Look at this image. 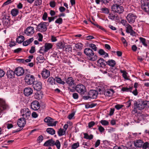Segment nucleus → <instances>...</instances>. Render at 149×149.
<instances>
[{"mask_svg": "<svg viewBox=\"0 0 149 149\" xmlns=\"http://www.w3.org/2000/svg\"><path fill=\"white\" fill-rule=\"evenodd\" d=\"M15 73V71L12 70H8L7 71L6 75L7 77L9 78H13L14 77Z\"/></svg>", "mask_w": 149, "mask_h": 149, "instance_id": "nucleus-29", "label": "nucleus"}, {"mask_svg": "<svg viewBox=\"0 0 149 149\" xmlns=\"http://www.w3.org/2000/svg\"><path fill=\"white\" fill-rule=\"evenodd\" d=\"M134 102L137 103L136 105L139 110H141L143 109L145 107V105L147 104H146L144 103L143 102H140L136 101H134Z\"/></svg>", "mask_w": 149, "mask_h": 149, "instance_id": "nucleus-23", "label": "nucleus"}, {"mask_svg": "<svg viewBox=\"0 0 149 149\" xmlns=\"http://www.w3.org/2000/svg\"><path fill=\"white\" fill-rule=\"evenodd\" d=\"M84 53L86 55L87 58L90 61H95L97 59V57L93 50L90 48H86L84 50Z\"/></svg>", "mask_w": 149, "mask_h": 149, "instance_id": "nucleus-1", "label": "nucleus"}, {"mask_svg": "<svg viewBox=\"0 0 149 149\" xmlns=\"http://www.w3.org/2000/svg\"><path fill=\"white\" fill-rule=\"evenodd\" d=\"M136 102H135L134 101V107L132 111V113L133 114H134L137 112V109H138V108H137L138 107L136 105Z\"/></svg>", "mask_w": 149, "mask_h": 149, "instance_id": "nucleus-40", "label": "nucleus"}, {"mask_svg": "<svg viewBox=\"0 0 149 149\" xmlns=\"http://www.w3.org/2000/svg\"><path fill=\"white\" fill-rule=\"evenodd\" d=\"M143 142L140 139L136 140L134 142V146L136 148H141Z\"/></svg>", "mask_w": 149, "mask_h": 149, "instance_id": "nucleus-27", "label": "nucleus"}, {"mask_svg": "<svg viewBox=\"0 0 149 149\" xmlns=\"http://www.w3.org/2000/svg\"><path fill=\"white\" fill-rule=\"evenodd\" d=\"M109 15L108 16L109 18L112 20H115L118 19V15H114L112 13H110Z\"/></svg>", "mask_w": 149, "mask_h": 149, "instance_id": "nucleus-33", "label": "nucleus"}, {"mask_svg": "<svg viewBox=\"0 0 149 149\" xmlns=\"http://www.w3.org/2000/svg\"><path fill=\"white\" fill-rule=\"evenodd\" d=\"M47 14L46 12H45L43 14L42 17V19L44 21L47 20Z\"/></svg>", "mask_w": 149, "mask_h": 149, "instance_id": "nucleus-63", "label": "nucleus"}, {"mask_svg": "<svg viewBox=\"0 0 149 149\" xmlns=\"http://www.w3.org/2000/svg\"><path fill=\"white\" fill-rule=\"evenodd\" d=\"M22 116L23 117H25L26 120H31V111L28 108H24L20 111Z\"/></svg>", "mask_w": 149, "mask_h": 149, "instance_id": "nucleus-4", "label": "nucleus"}, {"mask_svg": "<svg viewBox=\"0 0 149 149\" xmlns=\"http://www.w3.org/2000/svg\"><path fill=\"white\" fill-rule=\"evenodd\" d=\"M26 120L24 117L18 119L17 124L19 127H23L25 126L26 124Z\"/></svg>", "mask_w": 149, "mask_h": 149, "instance_id": "nucleus-19", "label": "nucleus"}, {"mask_svg": "<svg viewBox=\"0 0 149 149\" xmlns=\"http://www.w3.org/2000/svg\"><path fill=\"white\" fill-rule=\"evenodd\" d=\"M100 10L102 11V13L106 14H108L109 13V10L106 7L102 8Z\"/></svg>", "mask_w": 149, "mask_h": 149, "instance_id": "nucleus-48", "label": "nucleus"}, {"mask_svg": "<svg viewBox=\"0 0 149 149\" xmlns=\"http://www.w3.org/2000/svg\"><path fill=\"white\" fill-rule=\"evenodd\" d=\"M19 13V10L17 8H14L11 10L10 13L13 16L15 17L18 15Z\"/></svg>", "mask_w": 149, "mask_h": 149, "instance_id": "nucleus-35", "label": "nucleus"}, {"mask_svg": "<svg viewBox=\"0 0 149 149\" xmlns=\"http://www.w3.org/2000/svg\"><path fill=\"white\" fill-rule=\"evenodd\" d=\"M24 37L21 35L18 36L16 39V42L18 43L21 44L22 43L24 40Z\"/></svg>", "mask_w": 149, "mask_h": 149, "instance_id": "nucleus-32", "label": "nucleus"}, {"mask_svg": "<svg viewBox=\"0 0 149 149\" xmlns=\"http://www.w3.org/2000/svg\"><path fill=\"white\" fill-rule=\"evenodd\" d=\"M49 23L48 22H41L37 26L38 31L41 32L46 31L47 30V26H48Z\"/></svg>", "mask_w": 149, "mask_h": 149, "instance_id": "nucleus-8", "label": "nucleus"}, {"mask_svg": "<svg viewBox=\"0 0 149 149\" xmlns=\"http://www.w3.org/2000/svg\"><path fill=\"white\" fill-rule=\"evenodd\" d=\"M112 10L119 14L122 13L124 11L123 7L118 4H114L111 7Z\"/></svg>", "mask_w": 149, "mask_h": 149, "instance_id": "nucleus-6", "label": "nucleus"}, {"mask_svg": "<svg viewBox=\"0 0 149 149\" xmlns=\"http://www.w3.org/2000/svg\"><path fill=\"white\" fill-rule=\"evenodd\" d=\"M47 52L46 51H45V48L44 47H41L40 48V49L39 50V52L41 54H44L45 53Z\"/></svg>", "mask_w": 149, "mask_h": 149, "instance_id": "nucleus-52", "label": "nucleus"}, {"mask_svg": "<svg viewBox=\"0 0 149 149\" xmlns=\"http://www.w3.org/2000/svg\"><path fill=\"white\" fill-rule=\"evenodd\" d=\"M42 84L40 81H35L33 84L34 89L38 91H40L42 88Z\"/></svg>", "mask_w": 149, "mask_h": 149, "instance_id": "nucleus-18", "label": "nucleus"}, {"mask_svg": "<svg viewBox=\"0 0 149 149\" xmlns=\"http://www.w3.org/2000/svg\"><path fill=\"white\" fill-rule=\"evenodd\" d=\"M123 107V105L121 104H118L115 106V108L117 110H119Z\"/></svg>", "mask_w": 149, "mask_h": 149, "instance_id": "nucleus-64", "label": "nucleus"}, {"mask_svg": "<svg viewBox=\"0 0 149 149\" xmlns=\"http://www.w3.org/2000/svg\"><path fill=\"white\" fill-rule=\"evenodd\" d=\"M55 145L57 148L58 149H59L61 147V143L58 140H56V142L54 141V143L53 144V146Z\"/></svg>", "mask_w": 149, "mask_h": 149, "instance_id": "nucleus-47", "label": "nucleus"}, {"mask_svg": "<svg viewBox=\"0 0 149 149\" xmlns=\"http://www.w3.org/2000/svg\"><path fill=\"white\" fill-rule=\"evenodd\" d=\"M57 133L59 136H61L64 135L65 133V131L63 129L60 128L58 129Z\"/></svg>", "mask_w": 149, "mask_h": 149, "instance_id": "nucleus-41", "label": "nucleus"}, {"mask_svg": "<svg viewBox=\"0 0 149 149\" xmlns=\"http://www.w3.org/2000/svg\"><path fill=\"white\" fill-rule=\"evenodd\" d=\"M83 45L81 43H78L75 44V47L78 50L80 51L82 49Z\"/></svg>", "mask_w": 149, "mask_h": 149, "instance_id": "nucleus-46", "label": "nucleus"}, {"mask_svg": "<svg viewBox=\"0 0 149 149\" xmlns=\"http://www.w3.org/2000/svg\"><path fill=\"white\" fill-rule=\"evenodd\" d=\"M35 98L36 99L39 100L42 98V94L40 91H38L35 93L34 95Z\"/></svg>", "mask_w": 149, "mask_h": 149, "instance_id": "nucleus-31", "label": "nucleus"}, {"mask_svg": "<svg viewBox=\"0 0 149 149\" xmlns=\"http://www.w3.org/2000/svg\"><path fill=\"white\" fill-rule=\"evenodd\" d=\"M46 131L48 133L51 135H53L55 134V130L52 128H47Z\"/></svg>", "mask_w": 149, "mask_h": 149, "instance_id": "nucleus-37", "label": "nucleus"}, {"mask_svg": "<svg viewBox=\"0 0 149 149\" xmlns=\"http://www.w3.org/2000/svg\"><path fill=\"white\" fill-rule=\"evenodd\" d=\"M41 75L43 79H46L49 77L50 72L49 70L44 68L41 72Z\"/></svg>", "mask_w": 149, "mask_h": 149, "instance_id": "nucleus-15", "label": "nucleus"}, {"mask_svg": "<svg viewBox=\"0 0 149 149\" xmlns=\"http://www.w3.org/2000/svg\"><path fill=\"white\" fill-rule=\"evenodd\" d=\"M79 146V142L74 143L72 146V149H76Z\"/></svg>", "mask_w": 149, "mask_h": 149, "instance_id": "nucleus-53", "label": "nucleus"}, {"mask_svg": "<svg viewBox=\"0 0 149 149\" xmlns=\"http://www.w3.org/2000/svg\"><path fill=\"white\" fill-rule=\"evenodd\" d=\"M116 61L113 59H109L108 61H107V65L111 68L110 70L113 73H115L116 70H117L116 68H115L114 66L116 64Z\"/></svg>", "mask_w": 149, "mask_h": 149, "instance_id": "nucleus-11", "label": "nucleus"}, {"mask_svg": "<svg viewBox=\"0 0 149 149\" xmlns=\"http://www.w3.org/2000/svg\"><path fill=\"white\" fill-rule=\"evenodd\" d=\"M100 123L101 124L104 126H107L109 125V122L108 121L105 120H102L100 121Z\"/></svg>", "mask_w": 149, "mask_h": 149, "instance_id": "nucleus-51", "label": "nucleus"}, {"mask_svg": "<svg viewBox=\"0 0 149 149\" xmlns=\"http://www.w3.org/2000/svg\"><path fill=\"white\" fill-rule=\"evenodd\" d=\"M114 93V91L113 89H109L104 91V94L106 96L109 97L112 96Z\"/></svg>", "mask_w": 149, "mask_h": 149, "instance_id": "nucleus-24", "label": "nucleus"}, {"mask_svg": "<svg viewBox=\"0 0 149 149\" xmlns=\"http://www.w3.org/2000/svg\"><path fill=\"white\" fill-rule=\"evenodd\" d=\"M141 9L149 14V0H141Z\"/></svg>", "mask_w": 149, "mask_h": 149, "instance_id": "nucleus-7", "label": "nucleus"}, {"mask_svg": "<svg viewBox=\"0 0 149 149\" xmlns=\"http://www.w3.org/2000/svg\"><path fill=\"white\" fill-rule=\"evenodd\" d=\"M84 139H89V140L92 139L93 137V134H91L90 135H89L87 133H84Z\"/></svg>", "mask_w": 149, "mask_h": 149, "instance_id": "nucleus-39", "label": "nucleus"}, {"mask_svg": "<svg viewBox=\"0 0 149 149\" xmlns=\"http://www.w3.org/2000/svg\"><path fill=\"white\" fill-rule=\"evenodd\" d=\"M24 93L25 96H29L33 93V90L30 88H26L24 90Z\"/></svg>", "mask_w": 149, "mask_h": 149, "instance_id": "nucleus-22", "label": "nucleus"}, {"mask_svg": "<svg viewBox=\"0 0 149 149\" xmlns=\"http://www.w3.org/2000/svg\"><path fill=\"white\" fill-rule=\"evenodd\" d=\"M55 23L59 24H61L63 23V19L61 18H59L57 19L55 21Z\"/></svg>", "mask_w": 149, "mask_h": 149, "instance_id": "nucleus-54", "label": "nucleus"}, {"mask_svg": "<svg viewBox=\"0 0 149 149\" xmlns=\"http://www.w3.org/2000/svg\"><path fill=\"white\" fill-rule=\"evenodd\" d=\"M1 20L4 26L7 27L12 25L13 23V22L11 20L10 16L8 15H4Z\"/></svg>", "mask_w": 149, "mask_h": 149, "instance_id": "nucleus-3", "label": "nucleus"}, {"mask_svg": "<svg viewBox=\"0 0 149 149\" xmlns=\"http://www.w3.org/2000/svg\"><path fill=\"white\" fill-rule=\"evenodd\" d=\"M24 32L28 36H31L34 32V28L33 27L29 26L25 30Z\"/></svg>", "mask_w": 149, "mask_h": 149, "instance_id": "nucleus-17", "label": "nucleus"}, {"mask_svg": "<svg viewBox=\"0 0 149 149\" xmlns=\"http://www.w3.org/2000/svg\"><path fill=\"white\" fill-rule=\"evenodd\" d=\"M35 5L36 6H38L40 5L42 3V0H36L35 1Z\"/></svg>", "mask_w": 149, "mask_h": 149, "instance_id": "nucleus-60", "label": "nucleus"}, {"mask_svg": "<svg viewBox=\"0 0 149 149\" xmlns=\"http://www.w3.org/2000/svg\"><path fill=\"white\" fill-rule=\"evenodd\" d=\"M107 61L102 58H100L97 61V63L98 66L104 68L107 64Z\"/></svg>", "mask_w": 149, "mask_h": 149, "instance_id": "nucleus-20", "label": "nucleus"}, {"mask_svg": "<svg viewBox=\"0 0 149 149\" xmlns=\"http://www.w3.org/2000/svg\"><path fill=\"white\" fill-rule=\"evenodd\" d=\"M7 105L5 103V102L2 99L0 98V112L6 109Z\"/></svg>", "mask_w": 149, "mask_h": 149, "instance_id": "nucleus-21", "label": "nucleus"}, {"mask_svg": "<svg viewBox=\"0 0 149 149\" xmlns=\"http://www.w3.org/2000/svg\"><path fill=\"white\" fill-rule=\"evenodd\" d=\"M44 54H42V55H39L36 58L37 61V63H43L44 61L45 60V59L44 57Z\"/></svg>", "mask_w": 149, "mask_h": 149, "instance_id": "nucleus-26", "label": "nucleus"}, {"mask_svg": "<svg viewBox=\"0 0 149 149\" xmlns=\"http://www.w3.org/2000/svg\"><path fill=\"white\" fill-rule=\"evenodd\" d=\"M133 89V87H130L129 88L127 87H124L122 88L121 90L123 91L124 92H132V90Z\"/></svg>", "mask_w": 149, "mask_h": 149, "instance_id": "nucleus-43", "label": "nucleus"}, {"mask_svg": "<svg viewBox=\"0 0 149 149\" xmlns=\"http://www.w3.org/2000/svg\"><path fill=\"white\" fill-rule=\"evenodd\" d=\"M113 149H128V148L126 146H123L121 148L118 146H115L113 147Z\"/></svg>", "mask_w": 149, "mask_h": 149, "instance_id": "nucleus-61", "label": "nucleus"}, {"mask_svg": "<svg viewBox=\"0 0 149 149\" xmlns=\"http://www.w3.org/2000/svg\"><path fill=\"white\" fill-rule=\"evenodd\" d=\"M141 147L143 149H146L147 148L149 149V143L148 142H146L144 143H143Z\"/></svg>", "mask_w": 149, "mask_h": 149, "instance_id": "nucleus-49", "label": "nucleus"}, {"mask_svg": "<svg viewBox=\"0 0 149 149\" xmlns=\"http://www.w3.org/2000/svg\"><path fill=\"white\" fill-rule=\"evenodd\" d=\"M14 71L15 74L18 76H22L24 73V70L21 67H18L16 68Z\"/></svg>", "mask_w": 149, "mask_h": 149, "instance_id": "nucleus-16", "label": "nucleus"}, {"mask_svg": "<svg viewBox=\"0 0 149 149\" xmlns=\"http://www.w3.org/2000/svg\"><path fill=\"white\" fill-rule=\"evenodd\" d=\"M43 137L42 135L40 136L37 139V141H38V143H40L42 142L43 140Z\"/></svg>", "mask_w": 149, "mask_h": 149, "instance_id": "nucleus-62", "label": "nucleus"}, {"mask_svg": "<svg viewBox=\"0 0 149 149\" xmlns=\"http://www.w3.org/2000/svg\"><path fill=\"white\" fill-rule=\"evenodd\" d=\"M44 47L45 51L48 52L49 49H52L53 47L52 44L49 43H46L45 44Z\"/></svg>", "mask_w": 149, "mask_h": 149, "instance_id": "nucleus-30", "label": "nucleus"}, {"mask_svg": "<svg viewBox=\"0 0 149 149\" xmlns=\"http://www.w3.org/2000/svg\"><path fill=\"white\" fill-rule=\"evenodd\" d=\"M98 93L97 91L92 90L88 92L86 91V95L83 96V99L84 100H87L89 98L96 99Z\"/></svg>", "mask_w": 149, "mask_h": 149, "instance_id": "nucleus-2", "label": "nucleus"}, {"mask_svg": "<svg viewBox=\"0 0 149 149\" xmlns=\"http://www.w3.org/2000/svg\"><path fill=\"white\" fill-rule=\"evenodd\" d=\"M121 40L125 46H127V42L124 37H121Z\"/></svg>", "mask_w": 149, "mask_h": 149, "instance_id": "nucleus-56", "label": "nucleus"}, {"mask_svg": "<svg viewBox=\"0 0 149 149\" xmlns=\"http://www.w3.org/2000/svg\"><path fill=\"white\" fill-rule=\"evenodd\" d=\"M26 83L29 85H31L33 84L35 81L34 76L30 74H26L24 78Z\"/></svg>", "mask_w": 149, "mask_h": 149, "instance_id": "nucleus-9", "label": "nucleus"}, {"mask_svg": "<svg viewBox=\"0 0 149 149\" xmlns=\"http://www.w3.org/2000/svg\"><path fill=\"white\" fill-rule=\"evenodd\" d=\"M136 17V16L134 14L129 13L127 16L126 18L128 22L131 24L134 23Z\"/></svg>", "mask_w": 149, "mask_h": 149, "instance_id": "nucleus-12", "label": "nucleus"}, {"mask_svg": "<svg viewBox=\"0 0 149 149\" xmlns=\"http://www.w3.org/2000/svg\"><path fill=\"white\" fill-rule=\"evenodd\" d=\"M65 82L69 87H72L74 88L75 86L74 81L72 77H69L67 78H66Z\"/></svg>", "mask_w": 149, "mask_h": 149, "instance_id": "nucleus-14", "label": "nucleus"}, {"mask_svg": "<svg viewBox=\"0 0 149 149\" xmlns=\"http://www.w3.org/2000/svg\"><path fill=\"white\" fill-rule=\"evenodd\" d=\"M131 101H133V100L132 99L129 100L126 103V104L127 105L126 107L127 108H128L130 106L131 104Z\"/></svg>", "mask_w": 149, "mask_h": 149, "instance_id": "nucleus-57", "label": "nucleus"}, {"mask_svg": "<svg viewBox=\"0 0 149 149\" xmlns=\"http://www.w3.org/2000/svg\"><path fill=\"white\" fill-rule=\"evenodd\" d=\"M122 73L123 77L126 79L128 80L129 79H128L127 76V73L125 71H123V72H122Z\"/></svg>", "mask_w": 149, "mask_h": 149, "instance_id": "nucleus-59", "label": "nucleus"}, {"mask_svg": "<svg viewBox=\"0 0 149 149\" xmlns=\"http://www.w3.org/2000/svg\"><path fill=\"white\" fill-rule=\"evenodd\" d=\"M98 130L101 133H102L105 131L104 128L101 125L98 126Z\"/></svg>", "mask_w": 149, "mask_h": 149, "instance_id": "nucleus-55", "label": "nucleus"}, {"mask_svg": "<svg viewBox=\"0 0 149 149\" xmlns=\"http://www.w3.org/2000/svg\"><path fill=\"white\" fill-rule=\"evenodd\" d=\"M31 109L34 111L38 110L40 107V103L37 101H34L31 102Z\"/></svg>", "mask_w": 149, "mask_h": 149, "instance_id": "nucleus-13", "label": "nucleus"}, {"mask_svg": "<svg viewBox=\"0 0 149 149\" xmlns=\"http://www.w3.org/2000/svg\"><path fill=\"white\" fill-rule=\"evenodd\" d=\"M55 80L57 83L61 84L62 85H64L65 82L63 81L58 76L55 77Z\"/></svg>", "mask_w": 149, "mask_h": 149, "instance_id": "nucleus-36", "label": "nucleus"}, {"mask_svg": "<svg viewBox=\"0 0 149 149\" xmlns=\"http://www.w3.org/2000/svg\"><path fill=\"white\" fill-rule=\"evenodd\" d=\"M56 45L58 49H63L65 47L64 44L62 42H58Z\"/></svg>", "mask_w": 149, "mask_h": 149, "instance_id": "nucleus-42", "label": "nucleus"}, {"mask_svg": "<svg viewBox=\"0 0 149 149\" xmlns=\"http://www.w3.org/2000/svg\"><path fill=\"white\" fill-rule=\"evenodd\" d=\"M76 91L79 93L83 96L86 95V91L85 86L81 84H79L77 85L75 87Z\"/></svg>", "mask_w": 149, "mask_h": 149, "instance_id": "nucleus-5", "label": "nucleus"}, {"mask_svg": "<svg viewBox=\"0 0 149 149\" xmlns=\"http://www.w3.org/2000/svg\"><path fill=\"white\" fill-rule=\"evenodd\" d=\"M95 124V123L93 121H91L88 123V127L89 128H91Z\"/></svg>", "mask_w": 149, "mask_h": 149, "instance_id": "nucleus-58", "label": "nucleus"}, {"mask_svg": "<svg viewBox=\"0 0 149 149\" xmlns=\"http://www.w3.org/2000/svg\"><path fill=\"white\" fill-rule=\"evenodd\" d=\"M44 121L47 123L49 126H56L58 123V121H54V119L50 117L47 116L44 119Z\"/></svg>", "mask_w": 149, "mask_h": 149, "instance_id": "nucleus-10", "label": "nucleus"}, {"mask_svg": "<svg viewBox=\"0 0 149 149\" xmlns=\"http://www.w3.org/2000/svg\"><path fill=\"white\" fill-rule=\"evenodd\" d=\"M128 26L126 27V32L127 33H130L132 30V26L130 24H128Z\"/></svg>", "mask_w": 149, "mask_h": 149, "instance_id": "nucleus-50", "label": "nucleus"}, {"mask_svg": "<svg viewBox=\"0 0 149 149\" xmlns=\"http://www.w3.org/2000/svg\"><path fill=\"white\" fill-rule=\"evenodd\" d=\"M99 54L101 55H104L105 56H104V58L107 57L109 56L108 54L105 52L103 49H100L98 51Z\"/></svg>", "mask_w": 149, "mask_h": 149, "instance_id": "nucleus-38", "label": "nucleus"}, {"mask_svg": "<svg viewBox=\"0 0 149 149\" xmlns=\"http://www.w3.org/2000/svg\"><path fill=\"white\" fill-rule=\"evenodd\" d=\"M33 38H32L27 40L25 41H23V45L24 46L28 45L33 41Z\"/></svg>", "mask_w": 149, "mask_h": 149, "instance_id": "nucleus-34", "label": "nucleus"}, {"mask_svg": "<svg viewBox=\"0 0 149 149\" xmlns=\"http://www.w3.org/2000/svg\"><path fill=\"white\" fill-rule=\"evenodd\" d=\"M139 40L140 42H141L145 47H147L148 45L147 42H146V40L145 38L142 37H140L139 38Z\"/></svg>", "mask_w": 149, "mask_h": 149, "instance_id": "nucleus-44", "label": "nucleus"}, {"mask_svg": "<svg viewBox=\"0 0 149 149\" xmlns=\"http://www.w3.org/2000/svg\"><path fill=\"white\" fill-rule=\"evenodd\" d=\"M88 46L90 48H91V49H92L93 51H97V48L95 45L93 43L90 44L88 45Z\"/></svg>", "mask_w": 149, "mask_h": 149, "instance_id": "nucleus-45", "label": "nucleus"}, {"mask_svg": "<svg viewBox=\"0 0 149 149\" xmlns=\"http://www.w3.org/2000/svg\"><path fill=\"white\" fill-rule=\"evenodd\" d=\"M47 83L48 84L51 85H54L56 84L55 80V77L54 78L52 77H49L47 81Z\"/></svg>", "mask_w": 149, "mask_h": 149, "instance_id": "nucleus-25", "label": "nucleus"}, {"mask_svg": "<svg viewBox=\"0 0 149 149\" xmlns=\"http://www.w3.org/2000/svg\"><path fill=\"white\" fill-rule=\"evenodd\" d=\"M54 141L52 139H51L47 141L43 144L44 146H53Z\"/></svg>", "mask_w": 149, "mask_h": 149, "instance_id": "nucleus-28", "label": "nucleus"}]
</instances>
